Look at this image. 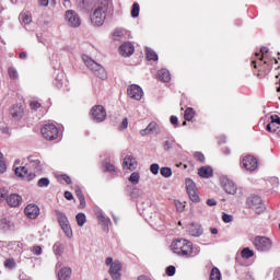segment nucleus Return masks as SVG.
<instances>
[{
  "instance_id": "de8ad7c7",
  "label": "nucleus",
  "mask_w": 280,
  "mask_h": 280,
  "mask_svg": "<svg viewBox=\"0 0 280 280\" xmlns=\"http://www.w3.org/2000/svg\"><path fill=\"white\" fill-rule=\"evenodd\" d=\"M8 198V190L5 188H0V202L7 200Z\"/></svg>"
},
{
  "instance_id": "473e14b6",
  "label": "nucleus",
  "mask_w": 280,
  "mask_h": 280,
  "mask_svg": "<svg viewBox=\"0 0 280 280\" xmlns=\"http://www.w3.org/2000/svg\"><path fill=\"white\" fill-rule=\"evenodd\" d=\"M174 145H176V140H165L163 143V150L165 152H170V150L174 149Z\"/></svg>"
},
{
  "instance_id": "79ce46f5",
  "label": "nucleus",
  "mask_w": 280,
  "mask_h": 280,
  "mask_svg": "<svg viewBox=\"0 0 280 280\" xmlns=\"http://www.w3.org/2000/svg\"><path fill=\"white\" fill-rule=\"evenodd\" d=\"M38 187H49V178L43 177L37 183Z\"/></svg>"
},
{
  "instance_id": "8fccbe9b",
  "label": "nucleus",
  "mask_w": 280,
  "mask_h": 280,
  "mask_svg": "<svg viewBox=\"0 0 280 280\" xmlns=\"http://www.w3.org/2000/svg\"><path fill=\"white\" fill-rule=\"evenodd\" d=\"M222 220H223V222H225V224H229V222H231L233 220V215L223 212Z\"/></svg>"
},
{
  "instance_id": "4be33fe9",
  "label": "nucleus",
  "mask_w": 280,
  "mask_h": 280,
  "mask_svg": "<svg viewBox=\"0 0 280 280\" xmlns=\"http://www.w3.org/2000/svg\"><path fill=\"white\" fill-rule=\"evenodd\" d=\"M198 174L200 178H212L213 177V168L211 166H201L198 170Z\"/></svg>"
},
{
  "instance_id": "dca6fc26",
  "label": "nucleus",
  "mask_w": 280,
  "mask_h": 280,
  "mask_svg": "<svg viewBox=\"0 0 280 280\" xmlns=\"http://www.w3.org/2000/svg\"><path fill=\"white\" fill-rule=\"evenodd\" d=\"M120 54L125 57L128 58L129 56H132L135 54V46L131 43H124L119 47Z\"/></svg>"
},
{
  "instance_id": "5701e85b",
  "label": "nucleus",
  "mask_w": 280,
  "mask_h": 280,
  "mask_svg": "<svg viewBox=\"0 0 280 280\" xmlns=\"http://www.w3.org/2000/svg\"><path fill=\"white\" fill-rule=\"evenodd\" d=\"M223 189L226 194H231L232 196L234 194H237V186L235 185V183H233V180H226L224 184H223Z\"/></svg>"
},
{
  "instance_id": "680f3d73",
  "label": "nucleus",
  "mask_w": 280,
  "mask_h": 280,
  "mask_svg": "<svg viewBox=\"0 0 280 280\" xmlns=\"http://www.w3.org/2000/svg\"><path fill=\"white\" fill-rule=\"evenodd\" d=\"M139 197V189L133 188L131 191V198H138Z\"/></svg>"
},
{
  "instance_id": "58836bf2",
  "label": "nucleus",
  "mask_w": 280,
  "mask_h": 280,
  "mask_svg": "<svg viewBox=\"0 0 280 280\" xmlns=\"http://www.w3.org/2000/svg\"><path fill=\"white\" fill-rule=\"evenodd\" d=\"M160 174L161 176H163L164 178H170L172 177V170L170 167H162L160 170Z\"/></svg>"
},
{
  "instance_id": "f03ea898",
  "label": "nucleus",
  "mask_w": 280,
  "mask_h": 280,
  "mask_svg": "<svg viewBox=\"0 0 280 280\" xmlns=\"http://www.w3.org/2000/svg\"><path fill=\"white\" fill-rule=\"evenodd\" d=\"M172 250L180 257H191L194 255V244L185 238H179L172 243Z\"/></svg>"
},
{
  "instance_id": "49530a36",
  "label": "nucleus",
  "mask_w": 280,
  "mask_h": 280,
  "mask_svg": "<svg viewBox=\"0 0 280 280\" xmlns=\"http://www.w3.org/2000/svg\"><path fill=\"white\" fill-rule=\"evenodd\" d=\"M166 275H167V277H174V275H176V267L168 266L166 268Z\"/></svg>"
},
{
  "instance_id": "7c9ffc66",
  "label": "nucleus",
  "mask_w": 280,
  "mask_h": 280,
  "mask_svg": "<svg viewBox=\"0 0 280 280\" xmlns=\"http://www.w3.org/2000/svg\"><path fill=\"white\" fill-rule=\"evenodd\" d=\"M78 226H83L86 224V214L80 212L75 215Z\"/></svg>"
},
{
  "instance_id": "1a4fd4ad",
  "label": "nucleus",
  "mask_w": 280,
  "mask_h": 280,
  "mask_svg": "<svg viewBox=\"0 0 280 280\" xmlns=\"http://www.w3.org/2000/svg\"><path fill=\"white\" fill-rule=\"evenodd\" d=\"M65 20L70 27H80V25H82V20L80 19V15L73 10L66 11Z\"/></svg>"
},
{
  "instance_id": "cd10ccee",
  "label": "nucleus",
  "mask_w": 280,
  "mask_h": 280,
  "mask_svg": "<svg viewBox=\"0 0 280 280\" xmlns=\"http://www.w3.org/2000/svg\"><path fill=\"white\" fill-rule=\"evenodd\" d=\"M210 280H222V273L218 267L211 269Z\"/></svg>"
},
{
  "instance_id": "2f4dec72",
  "label": "nucleus",
  "mask_w": 280,
  "mask_h": 280,
  "mask_svg": "<svg viewBox=\"0 0 280 280\" xmlns=\"http://www.w3.org/2000/svg\"><path fill=\"white\" fill-rule=\"evenodd\" d=\"M241 255L243 257V259H250V257L255 256V252H253L250 248L245 247L243 248V250L241 252Z\"/></svg>"
},
{
  "instance_id": "c85d7f7f",
  "label": "nucleus",
  "mask_w": 280,
  "mask_h": 280,
  "mask_svg": "<svg viewBox=\"0 0 280 280\" xmlns=\"http://www.w3.org/2000/svg\"><path fill=\"white\" fill-rule=\"evenodd\" d=\"M20 21H22V23H24V25H30V23H32V13H30V12L21 13Z\"/></svg>"
},
{
  "instance_id": "f3484780",
  "label": "nucleus",
  "mask_w": 280,
  "mask_h": 280,
  "mask_svg": "<svg viewBox=\"0 0 280 280\" xmlns=\"http://www.w3.org/2000/svg\"><path fill=\"white\" fill-rule=\"evenodd\" d=\"M28 166L34 170V172H43V163L36 156L31 155L27 158Z\"/></svg>"
},
{
  "instance_id": "774afa93",
  "label": "nucleus",
  "mask_w": 280,
  "mask_h": 280,
  "mask_svg": "<svg viewBox=\"0 0 280 280\" xmlns=\"http://www.w3.org/2000/svg\"><path fill=\"white\" fill-rule=\"evenodd\" d=\"M138 280H150V278H148L147 276H139Z\"/></svg>"
},
{
  "instance_id": "7ed1b4c3",
  "label": "nucleus",
  "mask_w": 280,
  "mask_h": 280,
  "mask_svg": "<svg viewBox=\"0 0 280 280\" xmlns=\"http://www.w3.org/2000/svg\"><path fill=\"white\" fill-rule=\"evenodd\" d=\"M82 60L84 65L92 71V73L100 78V80H107L108 73L106 72V69H104V66L97 63L95 60H93L91 57L83 55Z\"/></svg>"
},
{
  "instance_id": "2eb2a0df",
  "label": "nucleus",
  "mask_w": 280,
  "mask_h": 280,
  "mask_svg": "<svg viewBox=\"0 0 280 280\" xmlns=\"http://www.w3.org/2000/svg\"><path fill=\"white\" fill-rule=\"evenodd\" d=\"M137 159H135V156L132 155H127L125 159H124V162H122V167L124 170H131V171H135L137 170Z\"/></svg>"
},
{
  "instance_id": "6e6552de",
  "label": "nucleus",
  "mask_w": 280,
  "mask_h": 280,
  "mask_svg": "<svg viewBox=\"0 0 280 280\" xmlns=\"http://www.w3.org/2000/svg\"><path fill=\"white\" fill-rule=\"evenodd\" d=\"M90 115L93 121H96V124H102V121L106 119V109H104V106L102 105H95L92 107Z\"/></svg>"
},
{
  "instance_id": "393cba45",
  "label": "nucleus",
  "mask_w": 280,
  "mask_h": 280,
  "mask_svg": "<svg viewBox=\"0 0 280 280\" xmlns=\"http://www.w3.org/2000/svg\"><path fill=\"white\" fill-rule=\"evenodd\" d=\"M158 78L161 80V82H170L172 80V74L170 73V70L161 69L158 72Z\"/></svg>"
},
{
  "instance_id": "39448f33",
  "label": "nucleus",
  "mask_w": 280,
  "mask_h": 280,
  "mask_svg": "<svg viewBox=\"0 0 280 280\" xmlns=\"http://www.w3.org/2000/svg\"><path fill=\"white\" fill-rule=\"evenodd\" d=\"M253 244L259 253H268V250L272 249V240L266 236H256Z\"/></svg>"
},
{
  "instance_id": "5fc2aeb1",
  "label": "nucleus",
  "mask_w": 280,
  "mask_h": 280,
  "mask_svg": "<svg viewBox=\"0 0 280 280\" xmlns=\"http://www.w3.org/2000/svg\"><path fill=\"white\" fill-rule=\"evenodd\" d=\"M79 202H80L79 209H84V207H86V200L84 199V197H81L79 199Z\"/></svg>"
},
{
  "instance_id": "bb28decb",
  "label": "nucleus",
  "mask_w": 280,
  "mask_h": 280,
  "mask_svg": "<svg viewBox=\"0 0 280 280\" xmlns=\"http://www.w3.org/2000/svg\"><path fill=\"white\" fill-rule=\"evenodd\" d=\"M10 229H12V222H10V220L8 219H1L0 220V231H3L5 233V231H10Z\"/></svg>"
},
{
  "instance_id": "13d9d810",
  "label": "nucleus",
  "mask_w": 280,
  "mask_h": 280,
  "mask_svg": "<svg viewBox=\"0 0 280 280\" xmlns=\"http://www.w3.org/2000/svg\"><path fill=\"white\" fill-rule=\"evenodd\" d=\"M268 51H269L268 47H261L260 48V54H261L260 60H262L265 54H268Z\"/></svg>"
},
{
  "instance_id": "0e129e2a",
  "label": "nucleus",
  "mask_w": 280,
  "mask_h": 280,
  "mask_svg": "<svg viewBox=\"0 0 280 280\" xmlns=\"http://www.w3.org/2000/svg\"><path fill=\"white\" fill-rule=\"evenodd\" d=\"M95 215H96L97 220H102L104 218V214L102 213V210H96Z\"/></svg>"
},
{
  "instance_id": "37998d69",
  "label": "nucleus",
  "mask_w": 280,
  "mask_h": 280,
  "mask_svg": "<svg viewBox=\"0 0 280 280\" xmlns=\"http://www.w3.org/2000/svg\"><path fill=\"white\" fill-rule=\"evenodd\" d=\"M31 253H33L34 255H43V247H40L39 245H34L31 248Z\"/></svg>"
},
{
  "instance_id": "f704fd0d",
  "label": "nucleus",
  "mask_w": 280,
  "mask_h": 280,
  "mask_svg": "<svg viewBox=\"0 0 280 280\" xmlns=\"http://www.w3.org/2000/svg\"><path fill=\"white\" fill-rule=\"evenodd\" d=\"M4 268H8L9 270H14L16 268V260L14 258H9L4 261Z\"/></svg>"
},
{
  "instance_id": "a878e982",
  "label": "nucleus",
  "mask_w": 280,
  "mask_h": 280,
  "mask_svg": "<svg viewBox=\"0 0 280 280\" xmlns=\"http://www.w3.org/2000/svg\"><path fill=\"white\" fill-rule=\"evenodd\" d=\"M275 126H280V117L278 115L271 116V121L267 125L268 132H272Z\"/></svg>"
},
{
  "instance_id": "603ef678",
  "label": "nucleus",
  "mask_w": 280,
  "mask_h": 280,
  "mask_svg": "<svg viewBox=\"0 0 280 280\" xmlns=\"http://www.w3.org/2000/svg\"><path fill=\"white\" fill-rule=\"evenodd\" d=\"M8 170V165L5 164V161L0 162V174H5Z\"/></svg>"
},
{
  "instance_id": "3c124183",
  "label": "nucleus",
  "mask_w": 280,
  "mask_h": 280,
  "mask_svg": "<svg viewBox=\"0 0 280 280\" xmlns=\"http://www.w3.org/2000/svg\"><path fill=\"white\" fill-rule=\"evenodd\" d=\"M30 106L32 110H38V108H40V103H38V101H32Z\"/></svg>"
},
{
  "instance_id": "338daca9",
  "label": "nucleus",
  "mask_w": 280,
  "mask_h": 280,
  "mask_svg": "<svg viewBox=\"0 0 280 280\" xmlns=\"http://www.w3.org/2000/svg\"><path fill=\"white\" fill-rule=\"evenodd\" d=\"M63 180L67 183V185H71V177L63 175Z\"/></svg>"
},
{
  "instance_id": "423d86ee",
  "label": "nucleus",
  "mask_w": 280,
  "mask_h": 280,
  "mask_svg": "<svg viewBox=\"0 0 280 280\" xmlns=\"http://www.w3.org/2000/svg\"><path fill=\"white\" fill-rule=\"evenodd\" d=\"M55 213L65 235H67L68 237H73V230H71V224H69V219L67 218V214H65L60 210H55Z\"/></svg>"
},
{
  "instance_id": "9b49d317",
  "label": "nucleus",
  "mask_w": 280,
  "mask_h": 280,
  "mask_svg": "<svg viewBox=\"0 0 280 280\" xmlns=\"http://www.w3.org/2000/svg\"><path fill=\"white\" fill-rule=\"evenodd\" d=\"M121 268H124V266L121 265V261H119V260H115L112 264L108 272L113 280H121Z\"/></svg>"
},
{
  "instance_id": "864d4df0",
  "label": "nucleus",
  "mask_w": 280,
  "mask_h": 280,
  "mask_svg": "<svg viewBox=\"0 0 280 280\" xmlns=\"http://www.w3.org/2000/svg\"><path fill=\"white\" fill-rule=\"evenodd\" d=\"M105 171L106 172H115V165H113L112 163L106 162L105 163Z\"/></svg>"
},
{
  "instance_id": "4468645a",
  "label": "nucleus",
  "mask_w": 280,
  "mask_h": 280,
  "mask_svg": "<svg viewBox=\"0 0 280 280\" xmlns=\"http://www.w3.org/2000/svg\"><path fill=\"white\" fill-rule=\"evenodd\" d=\"M127 93H128L129 97H131V100L139 101L143 97V90L141 89V86L136 85V84L128 88Z\"/></svg>"
},
{
  "instance_id": "e433bc0d",
  "label": "nucleus",
  "mask_w": 280,
  "mask_h": 280,
  "mask_svg": "<svg viewBox=\"0 0 280 280\" xmlns=\"http://www.w3.org/2000/svg\"><path fill=\"white\" fill-rule=\"evenodd\" d=\"M140 179L141 175L139 174V172H133L129 177V180L132 183V185H139Z\"/></svg>"
},
{
  "instance_id": "f8f14e48",
  "label": "nucleus",
  "mask_w": 280,
  "mask_h": 280,
  "mask_svg": "<svg viewBox=\"0 0 280 280\" xmlns=\"http://www.w3.org/2000/svg\"><path fill=\"white\" fill-rule=\"evenodd\" d=\"M24 213L26 218H30V220H36L38 215H40V208H38L35 203H30L24 209Z\"/></svg>"
},
{
  "instance_id": "bf43d9fd",
  "label": "nucleus",
  "mask_w": 280,
  "mask_h": 280,
  "mask_svg": "<svg viewBox=\"0 0 280 280\" xmlns=\"http://www.w3.org/2000/svg\"><path fill=\"white\" fill-rule=\"evenodd\" d=\"M65 198H66V200H73V194H71V191H66Z\"/></svg>"
},
{
  "instance_id": "69168bd1",
  "label": "nucleus",
  "mask_w": 280,
  "mask_h": 280,
  "mask_svg": "<svg viewBox=\"0 0 280 280\" xmlns=\"http://www.w3.org/2000/svg\"><path fill=\"white\" fill-rule=\"evenodd\" d=\"M106 266H113V264H115V261H113L112 257H107L105 260Z\"/></svg>"
},
{
  "instance_id": "20e7f679",
  "label": "nucleus",
  "mask_w": 280,
  "mask_h": 280,
  "mask_svg": "<svg viewBox=\"0 0 280 280\" xmlns=\"http://www.w3.org/2000/svg\"><path fill=\"white\" fill-rule=\"evenodd\" d=\"M246 205L247 207H249V209H253L255 213H258V215L266 211V206L264 205V200H261V197L257 195L249 196L247 198Z\"/></svg>"
},
{
  "instance_id": "aec40b11",
  "label": "nucleus",
  "mask_w": 280,
  "mask_h": 280,
  "mask_svg": "<svg viewBox=\"0 0 280 280\" xmlns=\"http://www.w3.org/2000/svg\"><path fill=\"white\" fill-rule=\"evenodd\" d=\"M21 202H23V197L18 194H12L7 197V203L9 207H21Z\"/></svg>"
},
{
  "instance_id": "412c9836",
  "label": "nucleus",
  "mask_w": 280,
  "mask_h": 280,
  "mask_svg": "<svg viewBox=\"0 0 280 280\" xmlns=\"http://www.w3.org/2000/svg\"><path fill=\"white\" fill-rule=\"evenodd\" d=\"M188 233L192 237H200L202 235V225L198 223H192L188 226Z\"/></svg>"
},
{
  "instance_id": "9d476101",
  "label": "nucleus",
  "mask_w": 280,
  "mask_h": 280,
  "mask_svg": "<svg viewBox=\"0 0 280 280\" xmlns=\"http://www.w3.org/2000/svg\"><path fill=\"white\" fill-rule=\"evenodd\" d=\"M187 194L192 202H199L200 197L198 196V189H196V183L187 178L186 179Z\"/></svg>"
},
{
  "instance_id": "09e8293b",
  "label": "nucleus",
  "mask_w": 280,
  "mask_h": 280,
  "mask_svg": "<svg viewBox=\"0 0 280 280\" xmlns=\"http://www.w3.org/2000/svg\"><path fill=\"white\" fill-rule=\"evenodd\" d=\"M194 158L200 163H205V154H202L201 152H195Z\"/></svg>"
},
{
  "instance_id": "a211bd4d",
  "label": "nucleus",
  "mask_w": 280,
  "mask_h": 280,
  "mask_svg": "<svg viewBox=\"0 0 280 280\" xmlns=\"http://www.w3.org/2000/svg\"><path fill=\"white\" fill-rule=\"evenodd\" d=\"M142 137L145 135H161V127L156 122H150L148 127L141 131Z\"/></svg>"
},
{
  "instance_id": "a18cd8bd",
  "label": "nucleus",
  "mask_w": 280,
  "mask_h": 280,
  "mask_svg": "<svg viewBox=\"0 0 280 280\" xmlns=\"http://www.w3.org/2000/svg\"><path fill=\"white\" fill-rule=\"evenodd\" d=\"M161 170V166H159V164L154 163L151 164L150 166V172L154 174V176H156V174H159V171Z\"/></svg>"
},
{
  "instance_id": "a19ab883",
  "label": "nucleus",
  "mask_w": 280,
  "mask_h": 280,
  "mask_svg": "<svg viewBox=\"0 0 280 280\" xmlns=\"http://www.w3.org/2000/svg\"><path fill=\"white\" fill-rule=\"evenodd\" d=\"M139 12H140L139 3L135 2L131 9V16L133 19H137V16H139Z\"/></svg>"
},
{
  "instance_id": "c756f323",
  "label": "nucleus",
  "mask_w": 280,
  "mask_h": 280,
  "mask_svg": "<svg viewBox=\"0 0 280 280\" xmlns=\"http://www.w3.org/2000/svg\"><path fill=\"white\" fill-rule=\"evenodd\" d=\"M100 224L102 225V229L105 233H108L109 229L108 225L110 224V219L103 217L98 220Z\"/></svg>"
},
{
  "instance_id": "6ab92c4d",
  "label": "nucleus",
  "mask_w": 280,
  "mask_h": 280,
  "mask_svg": "<svg viewBox=\"0 0 280 280\" xmlns=\"http://www.w3.org/2000/svg\"><path fill=\"white\" fill-rule=\"evenodd\" d=\"M10 114L13 119H23V115H25V112L22 105L15 104L12 106Z\"/></svg>"
},
{
  "instance_id": "72a5a7b5",
  "label": "nucleus",
  "mask_w": 280,
  "mask_h": 280,
  "mask_svg": "<svg viewBox=\"0 0 280 280\" xmlns=\"http://www.w3.org/2000/svg\"><path fill=\"white\" fill-rule=\"evenodd\" d=\"M14 172L15 175L19 176L20 178H24V176H27V167L25 166L15 167Z\"/></svg>"
},
{
  "instance_id": "052dcab7",
  "label": "nucleus",
  "mask_w": 280,
  "mask_h": 280,
  "mask_svg": "<svg viewBox=\"0 0 280 280\" xmlns=\"http://www.w3.org/2000/svg\"><path fill=\"white\" fill-rule=\"evenodd\" d=\"M120 128L122 130H126V128H128V118H125L120 125Z\"/></svg>"
},
{
  "instance_id": "c03bdc74",
  "label": "nucleus",
  "mask_w": 280,
  "mask_h": 280,
  "mask_svg": "<svg viewBox=\"0 0 280 280\" xmlns=\"http://www.w3.org/2000/svg\"><path fill=\"white\" fill-rule=\"evenodd\" d=\"M9 77L12 79V80H16L19 78V72L16 71V69L14 68H9Z\"/></svg>"
},
{
  "instance_id": "c9c22d12",
  "label": "nucleus",
  "mask_w": 280,
  "mask_h": 280,
  "mask_svg": "<svg viewBox=\"0 0 280 280\" xmlns=\"http://www.w3.org/2000/svg\"><path fill=\"white\" fill-rule=\"evenodd\" d=\"M147 51V59L148 60H159V55L154 52L151 48H145Z\"/></svg>"
},
{
  "instance_id": "b1692460",
  "label": "nucleus",
  "mask_w": 280,
  "mask_h": 280,
  "mask_svg": "<svg viewBox=\"0 0 280 280\" xmlns=\"http://www.w3.org/2000/svg\"><path fill=\"white\" fill-rule=\"evenodd\" d=\"M71 268L63 267L58 271V279L59 280H69L71 279Z\"/></svg>"
},
{
  "instance_id": "ea45409f",
  "label": "nucleus",
  "mask_w": 280,
  "mask_h": 280,
  "mask_svg": "<svg viewBox=\"0 0 280 280\" xmlns=\"http://www.w3.org/2000/svg\"><path fill=\"white\" fill-rule=\"evenodd\" d=\"M52 250H54L55 255H62L65 247H62V244H60V243H55Z\"/></svg>"
},
{
  "instance_id": "4c0bfd02",
  "label": "nucleus",
  "mask_w": 280,
  "mask_h": 280,
  "mask_svg": "<svg viewBox=\"0 0 280 280\" xmlns=\"http://www.w3.org/2000/svg\"><path fill=\"white\" fill-rule=\"evenodd\" d=\"M194 115H196L194 108L188 107L185 110L184 118L186 119V121H191V119H194Z\"/></svg>"
},
{
  "instance_id": "6e6d98bb",
  "label": "nucleus",
  "mask_w": 280,
  "mask_h": 280,
  "mask_svg": "<svg viewBox=\"0 0 280 280\" xmlns=\"http://www.w3.org/2000/svg\"><path fill=\"white\" fill-rule=\"evenodd\" d=\"M75 196L77 198H79V200L80 198H84V194H82V189L75 188Z\"/></svg>"
},
{
  "instance_id": "f257e3e1",
  "label": "nucleus",
  "mask_w": 280,
  "mask_h": 280,
  "mask_svg": "<svg viewBox=\"0 0 280 280\" xmlns=\"http://www.w3.org/2000/svg\"><path fill=\"white\" fill-rule=\"evenodd\" d=\"M108 5H110L108 0H98L96 2V8L91 15V21L96 27L104 25V21H106V12H108Z\"/></svg>"
},
{
  "instance_id": "e2e57ef3",
  "label": "nucleus",
  "mask_w": 280,
  "mask_h": 280,
  "mask_svg": "<svg viewBox=\"0 0 280 280\" xmlns=\"http://www.w3.org/2000/svg\"><path fill=\"white\" fill-rule=\"evenodd\" d=\"M171 124H173V126H177L178 125V117L171 116Z\"/></svg>"
},
{
  "instance_id": "ddd939ff",
  "label": "nucleus",
  "mask_w": 280,
  "mask_h": 280,
  "mask_svg": "<svg viewBox=\"0 0 280 280\" xmlns=\"http://www.w3.org/2000/svg\"><path fill=\"white\" fill-rule=\"evenodd\" d=\"M243 167L247 170V172H255L257 170V159L253 155H247L243 159Z\"/></svg>"
},
{
  "instance_id": "0eeeda50",
  "label": "nucleus",
  "mask_w": 280,
  "mask_h": 280,
  "mask_svg": "<svg viewBox=\"0 0 280 280\" xmlns=\"http://www.w3.org/2000/svg\"><path fill=\"white\" fill-rule=\"evenodd\" d=\"M42 135L47 141L58 139V127L54 124H47L42 128Z\"/></svg>"
},
{
  "instance_id": "4d7b16f0",
  "label": "nucleus",
  "mask_w": 280,
  "mask_h": 280,
  "mask_svg": "<svg viewBox=\"0 0 280 280\" xmlns=\"http://www.w3.org/2000/svg\"><path fill=\"white\" fill-rule=\"evenodd\" d=\"M207 205L208 207H215V205H218V201H215V199H208Z\"/></svg>"
}]
</instances>
